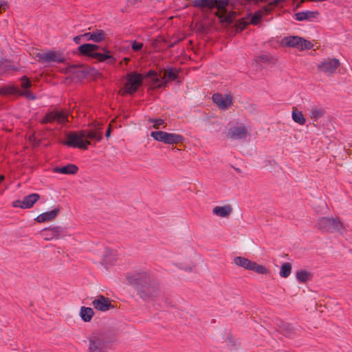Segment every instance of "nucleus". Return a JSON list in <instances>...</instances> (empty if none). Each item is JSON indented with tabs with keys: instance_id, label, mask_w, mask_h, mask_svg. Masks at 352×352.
Instances as JSON below:
<instances>
[{
	"instance_id": "10",
	"label": "nucleus",
	"mask_w": 352,
	"mask_h": 352,
	"mask_svg": "<svg viewBox=\"0 0 352 352\" xmlns=\"http://www.w3.org/2000/svg\"><path fill=\"white\" fill-rule=\"evenodd\" d=\"M38 62L41 63H50L52 62L64 63L65 58L60 53L54 51H48L46 53H38L36 55Z\"/></svg>"
},
{
	"instance_id": "32",
	"label": "nucleus",
	"mask_w": 352,
	"mask_h": 352,
	"mask_svg": "<svg viewBox=\"0 0 352 352\" xmlns=\"http://www.w3.org/2000/svg\"><path fill=\"white\" fill-rule=\"evenodd\" d=\"M117 259V255L115 252L110 249H107L104 253V262L107 265H113Z\"/></svg>"
},
{
	"instance_id": "3",
	"label": "nucleus",
	"mask_w": 352,
	"mask_h": 352,
	"mask_svg": "<svg viewBox=\"0 0 352 352\" xmlns=\"http://www.w3.org/2000/svg\"><path fill=\"white\" fill-rule=\"evenodd\" d=\"M317 227L323 231L343 234L347 230L348 224L337 217H324L318 219Z\"/></svg>"
},
{
	"instance_id": "25",
	"label": "nucleus",
	"mask_w": 352,
	"mask_h": 352,
	"mask_svg": "<svg viewBox=\"0 0 352 352\" xmlns=\"http://www.w3.org/2000/svg\"><path fill=\"white\" fill-rule=\"evenodd\" d=\"M232 208L230 204L223 206H215L212 209V213L220 217H228L230 215Z\"/></svg>"
},
{
	"instance_id": "6",
	"label": "nucleus",
	"mask_w": 352,
	"mask_h": 352,
	"mask_svg": "<svg viewBox=\"0 0 352 352\" xmlns=\"http://www.w3.org/2000/svg\"><path fill=\"white\" fill-rule=\"evenodd\" d=\"M151 136L156 141L166 144H175L182 142L184 137L179 134L167 133L162 131H152Z\"/></svg>"
},
{
	"instance_id": "5",
	"label": "nucleus",
	"mask_w": 352,
	"mask_h": 352,
	"mask_svg": "<svg viewBox=\"0 0 352 352\" xmlns=\"http://www.w3.org/2000/svg\"><path fill=\"white\" fill-rule=\"evenodd\" d=\"M126 82L124 86V92L129 95H133L135 93L138 87L142 85L143 76L142 74L136 72H131L126 76Z\"/></svg>"
},
{
	"instance_id": "45",
	"label": "nucleus",
	"mask_w": 352,
	"mask_h": 352,
	"mask_svg": "<svg viewBox=\"0 0 352 352\" xmlns=\"http://www.w3.org/2000/svg\"><path fill=\"white\" fill-rule=\"evenodd\" d=\"M156 75H157L156 72H155L153 70H151L147 73L146 76L151 79L153 77L155 76Z\"/></svg>"
},
{
	"instance_id": "47",
	"label": "nucleus",
	"mask_w": 352,
	"mask_h": 352,
	"mask_svg": "<svg viewBox=\"0 0 352 352\" xmlns=\"http://www.w3.org/2000/svg\"><path fill=\"white\" fill-rule=\"evenodd\" d=\"M111 126H109L106 131L105 136L107 138H109L111 135Z\"/></svg>"
},
{
	"instance_id": "17",
	"label": "nucleus",
	"mask_w": 352,
	"mask_h": 352,
	"mask_svg": "<svg viewBox=\"0 0 352 352\" xmlns=\"http://www.w3.org/2000/svg\"><path fill=\"white\" fill-rule=\"evenodd\" d=\"M20 89L14 84L5 85L0 87V96L19 97Z\"/></svg>"
},
{
	"instance_id": "42",
	"label": "nucleus",
	"mask_w": 352,
	"mask_h": 352,
	"mask_svg": "<svg viewBox=\"0 0 352 352\" xmlns=\"http://www.w3.org/2000/svg\"><path fill=\"white\" fill-rule=\"evenodd\" d=\"M280 275L283 278H286V263H283L281 265Z\"/></svg>"
},
{
	"instance_id": "38",
	"label": "nucleus",
	"mask_w": 352,
	"mask_h": 352,
	"mask_svg": "<svg viewBox=\"0 0 352 352\" xmlns=\"http://www.w3.org/2000/svg\"><path fill=\"white\" fill-rule=\"evenodd\" d=\"M166 76H168L170 80H175L178 77L177 72L173 68L168 69L166 71Z\"/></svg>"
},
{
	"instance_id": "37",
	"label": "nucleus",
	"mask_w": 352,
	"mask_h": 352,
	"mask_svg": "<svg viewBox=\"0 0 352 352\" xmlns=\"http://www.w3.org/2000/svg\"><path fill=\"white\" fill-rule=\"evenodd\" d=\"M21 87L24 90H28L32 86V82L26 76H23L21 78Z\"/></svg>"
},
{
	"instance_id": "7",
	"label": "nucleus",
	"mask_w": 352,
	"mask_h": 352,
	"mask_svg": "<svg viewBox=\"0 0 352 352\" xmlns=\"http://www.w3.org/2000/svg\"><path fill=\"white\" fill-rule=\"evenodd\" d=\"M89 352H107L108 342L103 335L94 333L89 336Z\"/></svg>"
},
{
	"instance_id": "50",
	"label": "nucleus",
	"mask_w": 352,
	"mask_h": 352,
	"mask_svg": "<svg viewBox=\"0 0 352 352\" xmlns=\"http://www.w3.org/2000/svg\"><path fill=\"white\" fill-rule=\"evenodd\" d=\"M278 3V0H274L272 2L270 3V6H276Z\"/></svg>"
},
{
	"instance_id": "18",
	"label": "nucleus",
	"mask_w": 352,
	"mask_h": 352,
	"mask_svg": "<svg viewBox=\"0 0 352 352\" xmlns=\"http://www.w3.org/2000/svg\"><path fill=\"white\" fill-rule=\"evenodd\" d=\"M102 50L104 53L96 52L92 54V58L98 60L99 62H107L108 64L113 65L116 63V58L110 55V52L106 47H102Z\"/></svg>"
},
{
	"instance_id": "19",
	"label": "nucleus",
	"mask_w": 352,
	"mask_h": 352,
	"mask_svg": "<svg viewBox=\"0 0 352 352\" xmlns=\"http://www.w3.org/2000/svg\"><path fill=\"white\" fill-rule=\"evenodd\" d=\"M86 41H92L95 43H100L106 38V34L102 30H96L93 32L82 34Z\"/></svg>"
},
{
	"instance_id": "12",
	"label": "nucleus",
	"mask_w": 352,
	"mask_h": 352,
	"mask_svg": "<svg viewBox=\"0 0 352 352\" xmlns=\"http://www.w3.org/2000/svg\"><path fill=\"white\" fill-rule=\"evenodd\" d=\"M287 45L297 48L299 50L311 49L313 44L299 36H287Z\"/></svg>"
},
{
	"instance_id": "40",
	"label": "nucleus",
	"mask_w": 352,
	"mask_h": 352,
	"mask_svg": "<svg viewBox=\"0 0 352 352\" xmlns=\"http://www.w3.org/2000/svg\"><path fill=\"white\" fill-rule=\"evenodd\" d=\"M131 47L133 51L138 52L141 50L143 47V43H138L135 41H133L131 43Z\"/></svg>"
},
{
	"instance_id": "1",
	"label": "nucleus",
	"mask_w": 352,
	"mask_h": 352,
	"mask_svg": "<svg viewBox=\"0 0 352 352\" xmlns=\"http://www.w3.org/2000/svg\"><path fill=\"white\" fill-rule=\"evenodd\" d=\"M126 279L138 290L142 298L146 300L157 296L158 286L146 272L127 274Z\"/></svg>"
},
{
	"instance_id": "49",
	"label": "nucleus",
	"mask_w": 352,
	"mask_h": 352,
	"mask_svg": "<svg viewBox=\"0 0 352 352\" xmlns=\"http://www.w3.org/2000/svg\"><path fill=\"white\" fill-rule=\"evenodd\" d=\"M292 329L289 327V324H287V338H290L292 336L291 333H292V331H291Z\"/></svg>"
},
{
	"instance_id": "30",
	"label": "nucleus",
	"mask_w": 352,
	"mask_h": 352,
	"mask_svg": "<svg viewBox=\"0 0 352 352\" xmlns=\"http://www.w3.org/2000/svg\"><path fill=\"white\" fill-rule=\"evenodd\" d=\"M230 5L234 8V3L232 0H216L214 8L217 9L221 13H226L227 6Z\"/></svg>"
},
{
	"instance_id": "43",
	"label": "nucleus",
	"mask_w": 352,
	"mask_h": 352,
	"mask_svg": "<svg viewBox=\"0 0 352 352\" xmlns=\"http://www.w3.org/2000/svg\"><path fill=\"white\" fill-rule=\"evenodd\" d=\"M259 61L262 62H267L269 60V57L267 55H261L258 57Z\"/></svg>"
},
{
	"instance_id": "46",
	"label": "nucleus",
	"mask_w": 352,
	"mask_h": 352,
	"mask_svg": "<svg viewBox=\"0 0 352 352\" xmlns=\"http://www.w3.org/2000/svg\"><path fill=\"white\" fill-rule=\"evenodd\" d=\"M164 307H168V306L172 305L171 302L168 297L164 298Z\"/></svg>"
},
{
	"instance_id": "2",
	"label": "nucleus",
	"mask_w": 352,
	"mask_h": 352,
	"mask_svg": "<svg viewBox=\"0 0 352 352\" xmlns=\"http://www.w3.org/2000/svg\"><path fill=\"white\" fill-rule=\"evenodd\" d=\"M102 138V134L96 131L81 130L78 132L69 133L67 135V140L65 144L69 147L87 149L91 144L87 139L100 142Z\"/></svg>"
},
{
	"instance_id": "13",
	"label": "nucleus",
	"mask_w": 352,
	"mask_h": 352,
	"mask_svg": "<svg viewBox=\"0 0 352 352\" xmlns=\"http://www.w3.org/2000/svg\"><path fill=\"white\" fill-rule=\"evenodd\" d=\"M40 198V195L37 193H32L28 196H25L23 200H16L13 202V206L14 207H19L21 208H30L33 206L34 203H36L38 199Z\"/></svg>"
},
{
	"instance_id": "4",
	"label": "nucleus",
	"mask_w": 352,
	"mask_h": 352,
	"mask_svg": "<svg viewBox=\"0 0 352 352\" xmlns=\"http://www.w3.org/2000/svg\"><path fill=\"white\" fill-rule=\"evenodd\" d=\"M249 127L243 122H236L231 124L226 133V137L232 140H245L249 134Z\"/></svg>"
},
{
	"instance_id": "15",
	"label": "nucleus",
	"mask_w": 352,
	"mask_h": 352,
	"mask_svg": "<svg viewBox=\"0 0 352 352\" xmlns=\"http://www.w3.org/2000/svg\"><path fill=\"white\" fill-rule=\"evenodd\" d=\"M216 0H193L192 6L199 9L203 13L208 14L214 8Z\"/></svg>"
},
{
	"instance_id": "9",
	"label": "nucleus",
	"mask_w": 352,
	"mask_h": 352,
	"mask_svg": "<svg viewBox=\"0 0 352 352\" xmlns=\"http://www.w3.org/2000/svg\"><path fill=\"white\" fill-rule=\"evenodd\" d=\"M68 121L67 116L63 111H48L41 120V124L52 123L56 122L58 124H65Z\"/></svg>"
},
{
	"instance_id": "23",
	"label": "nucleus",
	"mask_w": 352,
	"mask_h": 352,
	"mask_svg": "<svg viewBox=\"0 0 352 352\" xmlns=\"http://www.w3.org/2000/svg\"><path fill=\"white\" fill-rule=\"evenodd\" d=\"M78 170V168L74 164H69L66 166L54 168L53 172L56 173H61L65 175H74Z\"/></svg>"
},
{
	"instance_id": "44",
	"label": "nucleus",
	"mask_w": 352,
	"mask_h": 352,
	"mask_svg": "<svg viewBox=\"0 0 352 352\" xmlns=\"http://www.w3.org/2000/svg\"><path fill=\"white\" fill-rule=\"evenodd\" d=\"M82 38H84V36H82V34L74 37L73 40L75 42V43L79 44L81 41Z\"/></svg>"
},
{
	"instance_id": "21",
	"label": "nucleus",
	"mask_w": 352,
	"mask_h": 352,
	"mask_svg": "<svg viewBox=\"0 0 352 352\" xmlns=\"http://www.w3.org/2000/svg\"><path fill=\"white\" fill-rule=\"evenodd\" d=\"M41 234L46 241L58 240L61 239V236L63 235L59 228L45 229L42 231Z\"/></svg>"
},
{
	"instance_id": "24",
	"label": "nucleus",
	"mask_w": 352,
	"mask_h": 352,
	"mask_svg": "<svg viewBox=\"0 0 352 352\" xmlns=\"http://www.w3.org/2000/svg\"><path fill=\"white\" fill-rule=\"evenodd\" d=\"M59 212V208H55L51 211L45 212L39 214L36 218V220L39 223L52 221L56 217Z\"/></svg>"
},
{
	"instance_id": "22",
	"label": "nucleus",
	"mask_w": 352,
	"mask_h": 352,
	"mask_svg": "<svg viewBox=\"0 0 352 352\" xmlns=\"http://www.w3.org/2000/svg\"><path fill=\"white\" fill-rule=\"evenodd\" d=\"M99 45L91 43H85L80 45L78 48L80 54L92 58V54L99 49Z\"/></svg>"
},
{
	"instance_id": "28",
	"label": "nucleus",
	"mask_w": 352,
	"mask_h": 352,
	"mask_svg": "<svg viewBox=\"0 0 352 352\" xmlns=\"http://www.w3.org/2000/svg\"><path fill=\"white\" fill-rule=\"evenodd\" d=\"M296 278L298 283H305L312 279L313 274L307 270H300L296 272Z\"/></svg>"
},
{
	"instance_id": "16",
	"label": "nucleus",
	"mask_w": 352,
	"mask_h": 352,
	"mask_svg": "<svg viewBox=\"0 0 352 352\" xmlns=\"http://www.w3.org/2000/svg\"><path fill=\"white\" fill-rule=\"evenodd\" d=\"M212 101L221 109H227L232 104V97L230 95L223 96L221 94H214Z\"/></svg>"
},
{
	"instance_id": "53",
	"label": "nucleus",
	"mask_w": 352,
	"mask_h": 352,
	"mask_svg": "<svg viewBox=\"0 0 352 352\" xmlns=\"http://www.w3.org/2000/svg\"><path fill=\"white\" fill-rule=\"evenodd\" d=\"M270 8H265V12H270Z\"/></svg>"
},
{
	"instance_id": "26",
	"label": "nucleus",
	"mask_w": 352,
	"mask_h": 352,
	"mask_svg": "<svg viewBox=\"0 0 352 352\" xmlns=\"http://www.w3.org/2000/svg\"><path fill=\"white\" fill-rule=\"evenodd\" d=\"M263 11L258 10L254 13V14H250L247 16L248 21L243 23L242 28H245L247 25L250 24L257 25L263 17Z\"/></svg>"
},
{
	"instance_id": "31",
	"label": "nucleus",
	"mask_w": 352,
	"mask_h": 352,
	"mask_svg": "<svg viewBox=\"0 0 352 352\" xmlns=\"http://www.w3.org/2000/svg\"><path fill=\"white\" fill-rule=\"evenodd\" d=\"M94 312L92 308L81 307L80 316L84 322H89L94 316Z\"/></svg>"
},
{
	"instance_id": "35",
	"label": "nucleus",
	"mask_w": 352,
	"mask_h": 352,
	"mask_svg": "<svg viewBox=\"0 0 352 352\" xmlns=\"http://www.w3.org/2000/svg\"><path fill=\"white\" fill-rule=\"evenodd\" d=\"M11 69H14V68L9 61L6 60H0V75Z\"/></svg>"
},
{
	"instance_id": "36",
	"label": "nucleus",
	"mask_w": 352,
	"mask_h": 352,
	"mask_svg": "<svg viewBox=\"0 0 352 352\" xmlns=\"http://www.w3.org/2000/svg\"><path fill=\"white\" fill-rule=\"evenodd\" d=\"M19 96H24L31 100H34L36 98V96L29 90H20Z\"/></svg>"
},
{
	"instance_id": "8",
	"label": "nucleus",
	"mask_w": 352,
	"mask_h": 352,
	"mask_svg": "<svg viewBox=\"0 0 352 352\" xmlns=\"http://www.w3.org/2000/svg\"><path fill=\"white\" fill-rule=\"evenodd\" d=\"M234 263L237 266H239L248 270L254 271L259 274H264L267 272V270L265 267L258 265L256 263L252 262L245 257L236 256L234 258Z\"/></svg>"
},
{
	"instance_id": "34",
	"label": "nucleus",
	"mask_w": 352,
	"mask_h": 352,
	"mask_svg": "<svg viewBox=\"0 0 352 352\" xmlns=\"http://www.w3.org/2000/svg\"><path fill=\"white\" fill-rule=\"evenodd\" d=\"M324 111L322 109L313 108L310 111V117L314 120H317L323 116Z\"/></svg>"
},
{
	"instance_id": "27",
	"label": "nucleus",
	"mask_w": 352,
	"mask_h": 352,
	"mask_svg": "<svg viewBox=\"0 0 352 352\" xmlns=\"http://www.w3.org/2000/svg\"><path fill=\"white\" fill-rule=\"evenodd\" d=\"M318 15V12L306 11L298 12L294 14L295 19L298 21H311Z\"/></svg>"
},
{
	"instance_id": "33",
	"label": "nucleus",
	"mask_w": 352,
	"mask_h": 352,
	"mask_svg": "<svg viewBox=\"0 0 352 352\" xmlns=\"http://www.w3.org/2000/svg\"><path fill=\"white\" fill-rule=\"evenodd\" d=\"M151 80L153 81V85H155L157 88H164L166 86L167 81L166 80L165 77L160 80L158 77V75H156L155 76L153 77Z\"/></svg>"
},
{
	"instance_id": "48",
	"label": "nucleus",
	"mask_w": 352,
	"mask_h": 352,
	"mask_svg": "<svg viewBox=\"0 0 352 352\" xmlns=\"http://www.w3.org/2000/svg\"><path fill=\"white\" fill-rule=\"evenodd\" d=\"M292 270V264L287 262V276L290 274Z\"/></svg>"
},
{
	"instance_id": "11",
	"label": "nucleus",
	"mask_w": 352,
	"mask_h": 352,
	"mask_svg": "<svg viewBox=\"0 0 352 352\" xmlns=\"http://www.w3.org/2000/svg\"><path fill=\"white\" fill-rule=\"evenodd\" d=\"M340 65V63L338 59L328 58L321 62L318 65V68L321 72L331 74L336 71Z\"/></svg>"
},
{
	"instance_id": "41",
	"label": "nucleus",
	"mask_w": 352,
	"mask_h": 352,
	"mask_svg": "<svg viewBox=\"0 0 352 352\" xmlns=\"http://www.w3.org/2000/svg\"><path fill=\"white\" fill-rule=\"evenodd\" d=\"M247 21H248V20L247 17H245V18H243V19H241L239 20V21H238V22H237V23H236V26H237V28H238L239 29H240L241 30H244L245 28H242V27L243 26V23H245V22H247Z\"/></svg>"
},
{
	"instance_id": "52",
	"label": "nucleus",
	"mask_w": 352,
	"mask_h": 352,
	"mask_svg": "<svg viewBox=\"0 0 352 352\" xmlns=\"http://www.w3.org/2000/svg\"><path fill=\"white\" fill-rule=\"evenodd\" d=\"M184 270L186 271H191L192 270V267H186Z\"/></svg>"
},
{
	"instance_id": "29",
	"label": "nucleus",
	"mask_w": 352,
	"mask_h": 352,
	"mask_svg": "<svg viewBox=\"0 0 352 352\" xmlns=\"http://www.w3.org/2000/svg\"><path fill=\"white\" fill-rule=\"evenodd\" d=\"M292 120L299 125H304L306 122V119L303 116L301 111L298 110L296 107H293L292 111Z\"/></svg>"
},
{
	"instance_id": "20",
	"label": "nucleus",
	"mask_w": 352,
	"mask_h": 352,
	"mask_svg": "<svg viewBox=\"0 0 352 352\" xmlns=\"http://www.w3.org/2000/svg\"><path fill=\"white\" fill-rule=\"evenodd\" d=\"M214 14L218 18L221 24L230 25L233 23L236 13L234 11L226 12V13H221L219 11H216Z\"/></svg>"
},
{
	"instance_id": "39",
	"label": "nucleus",
	"mask_w": 352,
	"mask_h": 352,
	"mask_svg": "<svg viewBox=\"0 0 352 352\" xmlns=\"http://www.w3.org/2000/svg\"><path fill=\"white\" fill-rule=\"evenodd\" d=\"M148 123L153 124V127L155 129H159L160 126L162 125L164 123V120L158 118H149L148 120Z\"/></svg>"
},
{
	"instance_id": "54",
	"label": "nucleus",
	"mask_w": 352,
	"mask_h": 352,
	"mask_svg": "<svg viewBox=\"0 0 352 352\" xmlns=\"http://www.w3.org/2000/svg\"><path fill=\"white\" fill-rule=\"evenodd\" d=\"M286 40V37H285L284 38L282 39V43L281 44L283 45H284V41Z\"/></svg>"
},
{
	"instance_id": "51",
	"label": "nucleus",
	"mask_w": 352,
	"mask_h": 352,
	"mask_svg": "<svg viewBox=\"0 0 352 352\" xmlns=\"http://www.w3.org/2000/svg\"><path fill=\"white\" fill-rule=\"evenodd\" d=\"M5 177L3 175H0V184L4 180Z\"/></svg>"
},
{
	"instance_id": "14",
	"label": "nucleus",
	"mask_w": 352,
	"mask_h": 352,
	"mask_svg": "<svg viewBox=\"0 0 352 352\" xmlns=\"http://www.w3.org/2000/svg\"><path fill=\"white\" fill-rule=\"evenodd\" d=\"M94 307L100 311H107L113 307L109 298L102 295H99L92 301Z\"/></svg>"
}]
</instances>
